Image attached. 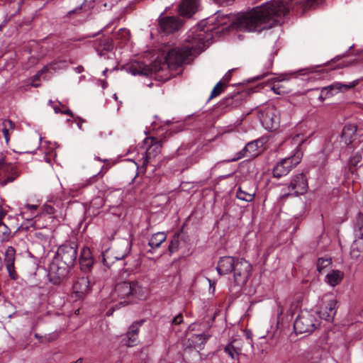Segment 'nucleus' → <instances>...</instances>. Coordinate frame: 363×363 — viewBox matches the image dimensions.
<instances>
[{
  "instance_id": "338daca9",
  "label": "nucleus",
  "mask_w": 363,
  "mask_h": 363,
  "mask_svg": "<svg viewBox=\"0 0 363 363\" xmlns=\"http://www.w3.org/2000/svg\"><path fill=\"white\" fill-rule=\"evenodd\" d=\"M82 358H79V359H78L75 362V363H82Z\"/></svg>"
},
{
  "instance_id": "423d86ee",
  "label": "nucleus",
  "mask_w": 363,
  "mask_h": 363,
  "mask_svg": "<svg viewBox=\"0 0 363 363\" xmlns=\"http://www.w3.org/2000/svg\"><path fill=\"white\" fill-rule=\"evenodd\" d=\"M252 267L251 264L243 258H236L233 268V277L235 284L242 286L246 284L251 276Z\"/></svg>"
},
{
  "instance_id": "69168bd1",
  "label": "nucleus",
  "mask_w": 363,
  "mask_h": 363,
  "mask_svg": "<svg viewBox=\"0 0 363 363\" xmlns=\"http://www.w3.org/2000/svg\"><path fill=\"white\" fill-rule=\"evenodd\" d=\"M340 65H341V67H345V66H347V64H345V62H342V63H341ZM340 65H338L337 67H340Z\"/></svg>"
},
{
  "instance_id": "6e6552de",
  "label": "nucleus",
  "mask_w": 363,
  "mask_h": 363,
  "mask_svg": "<svg viewBox=\"0 0 363 363\" xmlns=\"http://www.w3.org/2000/svg\"><path fill=\"white\" fill-rule=\"evenodd\" d=\"M355 240L351 245L350 255L357 259L363 252V214L359 213L354 224Z\"/></svg>"
},
{
  "instance_id": "1a4fd4ad",
  "label": "nucleus",
  "mask_w": 363,
  "mask_h": 363,
  "mask_svg": "<svg viewBox=\"0 0 363 363\" xmlns=\"http://www.w3.org/2000/svg\"><path fill=\"white\" fill-rule=\"evenodd\" d=\"M301 156L300 154H296L281 160L274 167L272 170L273 177L279 179L286 176L301 162Z\"/></svg>"
},
{
  "instance_id": "09e8293b",
  "label": "nucleus",
  "mask_w": 363,
  "mask_h": 363,
  "mask_svg": "<svg viewBox=\"0 0 363 363\" xmlns=\"http://www.w3.org/2000/svg\"><path fill=\"white\" fill-rule=\"evenodd\" d=\"M128 255V252L125 250L123 252L119 253L118 252H114V259L116 260H121L124 259Z\"/></svg>"
},
{
  "instance_id": "e433bc0d",
  "label": "nucleus",
  "mask_w": 363,
  "mask_h": 363,
  "mask_svg": "<svg viewBox=\"0 0 363 363\" xmlns=\"http://www.w3.org/2000/svg\"><path fill=\"white\" fill-rule=\"evenodd\" d=\"M224 351L233 359L237 358L240 354V349L235 347L233 343H230L225 346Z\"/></svg>"
},
{
  "instance_id": "79ce46f5",
  "label": "nucleus",
  "mask_w": 363,
  "mask_h": 363,
  "mask_svg": "<svg viewBox=\"0 0 363 363\" xmlns=\"http://www.w3.org/2000/svg\"><path fill=\"white\" fill-rule=\"evenodd\" d=\"M47 71H48V66H45L42 69L38 71L34 76H33L31 78V85L35 87L39 86V84H35V82L38 80L41 75Z\"/></svg>"
},
{
  "instance_id": "5701e85b",
  "label": "nucleus",
  "mask_w": 363,
  "mask_h": 363,
  "mask_svg": "<svg viewBox=\"0 0 363 363\" xmlns=\"http://www.w3.org/2000/svg\"><path fill=\"white\" fill-rule=\"evenodd\" d=\"M130 72L133 75H141V76H150L152 75L153 72H157V69H153L152 67H150L149 65H147L144 64L143 62H135L133 63L130 66ZM160 69H163V67H160L158 69V71Z\"/></svg>"
},
{
  "instance_id": "412c9836",
  "label": "nucleus",
  "mask_w": 363,
  "mask_h": 363,
  "mask_svg": "<svg viewBox=\"0 0 363 363\" xmlns=\"http://www.w3.org/2000/svg\"><path fill=\"white\" fill-rule=\"evenodd\" d=\"M198 6L199 0H182L179 5V13L189 18L196 12Z\"/></svg>"
},
{
  "instance_id": "4d7b16f0",
  "label": "nucleus",
  "mask_w": 363,
  "mask_h": 363,
  "mask_svg": "<svg viewBox=\"0 0 363 363\" xmlns=\"http://www.w3.org/2000/svg\"><path fill=\"white\" fill-rule=\"evenodd\" d=\"M72 69H73V71L74 72V73L76 74L82 73V72H84V67L82 66H81V65L72 67Z\"/></svg>"
},
{
  "instance_id": "a18cd8bd",
  "label": "nucleus",
  "mask_w": 363,
  "mask_h": 363,
  "mask_svg": "<svg viewBox=\"0 0 363 363\" xmlns=\"http://www.w3.org/2000/svg\"><path fill=\"white\" fill-rule=\"evenodd\" d=\"M77 255V244L75 243V242H72V241L69 240V256L71 257H73L74 262H77L76 261Z\"/></svg>"
},
{
  "instance_id": "a878e982",
  "label": "nucleus",
  "mask_w": 363,
  "mask_h": 363,
  "mask_svg": "<svg viewBox=\"0 0 363 363\" xmlns=\"http://www.w3.org/2000/svg\"><path fill=\"white\" fill-rule=\"evenodd\" d=\"M166 239L167 235L164 232H157L152 235L149 240L148 245L152 249L158 248Z\"/></svg>"
},
{
  "instance_id": "680f3d73",
  "label": "nucleus",
  "mask_w": 363,
  "mask_h": 363,
  "mask_svg": "<svg viewBox=\"0 0 363 363\" xmlns=\"http://www.w3.org/2000/svg\"><path fill=\"white\" fill-rule=\"evenodd\" d=\"M69 122H71V121H72L71 118L74 119V114L70 110H69Z\"/></svg>"
},
{
  "instance_id": "2eb2a0df",
  "label": "nucleus",
  "mask_w": 363,
  "mask_h": 363,
  "mask_svg": "<svg viewBox=\"0 0 363 363\" xmlns=\"http://www.w3.org/2000/svg\"><path fill=\"white\" fill-rule=\"evenodd\" d=\"M256 191L257 189L254 182H243L237 189L236 196L240 200L250 202L254 200Z\"/></svg>"
},
{
  "instance_id": "37998d69",
  "label": "nucleus",
  "mask_w": 363,
  "mask_h": 363,
  "mask_svg": "<svg viewBox=\"0 0 363 363\" xmlns=\"http://www.w3.org/2000/svg\"><path fill=\"white\" fill-rule=\"evenodd\" d=\"M67 67V62L66 60H60L48 67V70L52 69L53 70L60 69H66Z\"/></svg>"
},
{
  "instance_id": "f257e3e1",
  "label": "nucleus",
  "mask_w": 363,
  "mask_h": 363,
  "mask_svg": "<svg viewBox=\"0 0 363 363\" xmlns=\"http://www.w3.org/2000/svg\"><path fill=\"white\" fill-rule=\"evenodd\" d=\"M220 15L217 13L215 17L200 22L194 30L189 32L184 45L169 50L164 65L170 69H177L184 64L190 63L196 55L208 46L213 38V32L218 26L226 23L224 18L218 19Z\"/></svg>"
},
{
  "instance_id": "f704fd0d",
  "label": "nucleus",
  "mask_w": 363,
  "mask_h": 363,
  "mask_svg": "<svg viewBox=\"0 0 363 363\" xmlns=\"http://www.w3.org/2000/svg\"><path fill=\"white\" fill-rule=\"evenodd\" d=\"M103 262L104 264L109 267L110 264L114 262V251L112 249H108L103 255Z\"/></svg>"
},
{
  "instance_id": "7c9ffc66",
  "label": "nucleus",
  "mask_w": 363,
  "mask_h": 363,
  "mask_svg": "<svg viewBox=\"0 0 363 363\" xmlns=\"http://www.w3.org/2000/svg\"><path fill=\"white\" fill-rule=\"evenodd\" d=\"M35 337L39 341L40 343L46 344L48 342H52L55 341L60 337V333L58 332H53L52 333H49L45 335H40L38 333L34 335Z\"/></svg>"
},
{
  "instance_id": "603ef678",
  "label": "nucleus",
  "mask_w": 363,
  "mask_h": 363,
  "mask_svg": "<svg viewBox=\"0 0 363 363\" xmlns=\"http://www.w3.org/2000/svg\"><path fill=\"white\" fill-rule=\"evenodd\" d=\"M2 132H3V134H4V138H5L6 143H9V140H10V134H11V132L8 131V130L6 129V127H4V126H3V128H2Z\"/></svg>"
},
{
  "instance_id": "2f4dec72",
  "label": "nucleus",
  "mask_w": 363,
  "mask_h": 363,
  "mask_svg": "<svg viewBox=\"0 0 363 363\" xmlns=\"http://www.w3.org/2000/svg\"><path fill=\"white\" fill-rule=\"evenodd\" d=\"M81 9H82V8L80 7V8H78V9H74L69 10V23H72L74 26H77L78 24L82 23L84 21L85 13H82V12H80L78 14V18L76 20L74 19L75 16L77 15V11L78 10H81Z\"/></svg>"
},
{
  "instance_id": "7ed1b4c3",
  "label": "nucleus",
  "mask_w": 363,
  "mask_h": 363,
  "mask_svg": "<svg viewBox=\"0 0 363 363\" xmlns=\"http://www.w3.org/2000/svg\"><path fill=\"white\" fill-rule=\"evenodd\" d=\"M63 254H65V247L61 246L58 248L47 274L49 281L53 284H60L68 275V265L63 260Z\"/></svg>"
},
{
  "instance_id": "bf43d9fd",
  "label": "nucleus",
  "mask_w": 363,
  "mask_h": 363,
  "mask_svg": "<svg viewBox=\"0 0 363 363\" xmlns=\"http://www.w3.org/2000/svg\"><path fill=\"white\" fill-rule=\"evenodd\" d=\"M26 213H27V212H26V211H23V212H21V215L22 216V217H23V218H25V219H26V220H30V218H28L26 217ZM32 220V219H30V220Z\"/></svg>"
},
{
  "instance_id": "a19ab883",
  "label": "nucleus",
  "mask_w": 363,
  "mask_h": 363,
  "mask_svg": "<svg viewBox=\"0 0 363 363\" xmlns=\"http://www.w3.org/2000/svg\"><path fill=\"white\" fill-rule=\"evenodd\" d=\"M281 81L274 82L271 86V89L277 94H283L286 92L284 86L280 84Z\"/></svg>"
},
{
  "instance_id": "6ab92c4d",
  "label": "nucleus",
  "mask_w": 363,
  "mask_h": 363,
  "mask_svg": "<svg viewBox=\"0 0 363 363\" xmlns=\"http://www.w3.org/2000/svg\"><path fill=\"white\" fill-rule=\"evenodd\" d=\"M15 257V248L12 246L8 247L4 253V262L9 276L13 280H16L18 277L14 267Z\"/></svg>"
},
{
  "instance_id": "6e6d98bb",
  "label": "nucleus",
  "mask_w": 363,
  "mask_h": 363,
  "mask_svg": "<svg viewBox=\"0 0 363 363\" xmlns=\"http://www.w3.org/2000/svg\"><path fill=\"white\" fill-rule=\"evenodd\" d=\"M216 4H218L220 5H228L231 2H233L234 0H213Z\"/></svg>"
},
{
  "instance_id": "0e129e2a",
  "label": "nucleus",
  "mask_w": 363,
  "mask_h": 363,
  "mask_svg": "<svg viewBox=\"0 0 363 363\" xmlns=\"http://www.w3.org/2000/svg\"><path fill=\"white\" fill-rule=\"evenodd\" d=\"M4 216H5V213L3 211H0V217H1L3 218Z\"/></svg>"
},
{
  "instance_id": "c85d7f7f",
  "label": "nucleus",
  "mask_w": 363,
  "mask_h": 363,
  "mask_svg": "<svg viewBox=\"0 0 363 363\" xmlns=\"http://www.w3.org/2000/svg\"><path fill=\"white\" fill-rule=\"evenodd\" d=\"M130 32L126 28H121L114 34L116 40H118L121 46L125 45L130 40Z\"/></svg>"
},
{
  "instance_id": "de8ad7c7",
  "label": "nucleus",
  "mask_w": 363,
  "mask_h": 363,
  "mask_svg": "<svg viewBox=\"0 0 363 363\" xmlns=\"http://www.w3.org/2000/svg\"><path fill=\"white\" fill-rule=\"evenodd\" d=\"M2 125L4 127H6L8 131L9 132H12L16 128L15 123L9 119L4 120L2 122Z\"/></svg>"
},
{
  "instance_id": "5fc2aeb1",
  "label": "nucleus",
  "mask_w": 363,
  "mask_h": 363,
  "mask_svg": "<svg viewBox=\"0 0 363 363\" xmlns=\"http://www.w3.org/2000/svg\"><path fill=\"white\" fill-rule=\"evenodd\" d=\"M37 216H35V218H37ZM30 226L33 227V228L35 229H39V228H43V226L40 225L39 223H38V221L37 219H35V220L33 222H32V223L30 224Z\"/></svg>"
},
{
  "instance_id": "c756f323",
  "label": "nucleus",
  "mask_w": 363,
  "mask_h": 363,
  "mask_svg": "<svg viewBox=\"0 0 363 363\" xmlns=\"http://www.w3.org/2000/svg\"><path fill=\"white\" fill-rule=\"evenodd\" d=\"M223 81H219L213 88L208 100H211L219 95L224 91L227 83L229 81V78H224Z\"/></svg>"
},
{
  "instance_id": "dca6fc26",
  "label": "nucleus",
  "mask_w": 363,
  "mask_h": 363,
  "mask_svg": "<svg viewBox=\"0 0 363 363\" xmlns=\"http://www.w3.org/2000/svg\"><path fill=\"white\" fill-rule=\"evenodd\" d=\"M289 189L293 191L294 193L291 195L298 196L299 194H303L306 192L308 189V182L306 176L303 174H298L296 175L291 181L289 186ZM290 193L283 195L284 197H287Z\"/></svg>"
},
{
  "instance_id": "8fccbe9b",
  "label": "nucleus",
  "mask_w": 363,
  "mask_h": 363,
  "mask_svg": "<svg viewBox=\"0 0 363 363\" xmlns=\"http://www.w3.org/2000/svg\"><path fill=\"white\" fill-rule=\"evenodd\" d=\"M182 322H183V315L182 313H179V315H176L172 320V323L174 325H179Z\"/></svg>"
},
{
  "instance_id": "c9c22d12",
  "label": "nucleus",
  "mask_w": 363,
  "mask_h": 363,
  "mask_svg": "<svg viewBox=\"0 0 363 363\" xmlns=\"http://www.w3.org/2000/svg\"><path fill=\"white\" fill-rule=\"evenodd\" d=\"M49 104L53 108L56 113L68 115V107L67 106L62 104L60 102H54L52 101H50Z\"/></svg>"
},
{
  "instance_id": "58836bf2",
  "label": "nucleus",
  "mask_w": 363,
  "mask_h": 363,
  "mask_svg": "<svg viewBox=\"0 0 363 363\" xmlns=\"http://www.w3.org/2000/svg\"><path fill=\"white\" fill-rule=\"evenodd\" d=\"M113 40L109 38H104L100 42L98 50H99L101 49L102 50L111 51L113 50Z\"/></svg>"
},
{
  "instance_id": "e2e57ef3",
  "label": "nucleus",
  "mask_w": 363,
  "mask_h": 363,
  "mask_svg": "<svg viewBox=\"0 0 363 363\" xmlns=\"http://www.w3.org/2000/svg\"><path fill=\"white\" fill-rule=\"evenodd\" d=\"M96 159L97 160H99V161L103 162H104V163H106V162H108V160H101V159L100 157H96Z\"/></svg>"
},
{
  "instance_id": "3c124183",
  "label": "nucleus",
  "mask_w": 363,
  "mask_h": 363,
  "mask_svg": "<svg viewBox=\"0 0 363 363\" xmlns=\"http://www.w3.org/2000/svg\"><path fill=\"white\" fill-rule=\"evenodd\" d=\"M35 277L37 275V272H34L33 274H30V275L28 277V281H30L32 286H38L40 284V280H33L32 276Z\"/></svg>"
},
{
  "instance_id": "9d476101",
  "label": "nucleus",
  "mask_w": 363,
  "mask_h": 363,
  "mask_svg": "<svg viewBox=\"0 0 363 363\" xmlns=\"http://www.w3.org/2000/svg\"><path fill=\"white\" fill-rule=\"evenodd\" d=\"M321 302L318 311L319 317L328 322L333 321L337 312L335 298L332 294H325Z\"/></svg>"
},
{
  "instance_id": "f03ea898",
  "label": "nucleus",
  "mask_w": 363,
  "mask_h": 363,
  "mask_svg": "<svg viewBox=\"0 0 363 363\" xmlns=\"http://www.w3.org/2000/svg\"><path fill=\"white\" fill-rule=\"evenodd\" d=\"M289 11L286 1L272 0L239 16L237 26L241 30L259 32L279 24L281 17Z\"/></svg>"
},
{
  "instance_id": "39448f33",
  "label": "nucleus",
  "mask_w": 363,
  "mask_h": 363,
  "mask_svg": "<svg viewBox=\"0 0 363 363\" xmlns=\"http://www.w3.org/2000/svg\"><path fill=\"white\" fill-rule=\"evenodd\" d=\"M258 118L262 126L268 130L272 131L279 125L278 111L274 106H267L259 110Z\"/></svg>"
},
{
  "instance_id": "aec40b11",
  "label": "nucleus",
  "mask_w": 363,
  "mask_h": 363,
  "mask_svg": "<svg viewBox=\"0 0 363 363\" xmlns=\"http://www.w3.org/2000/svg\"><path fill=\"white\" fill-rule=\"evenodd\" d=\"M159 25L164 33H172L179 30L182 23L175 16H166L160 19Z\"/></svg>"
},
{
  "instance_id": "774afa93",
  "label": "nucleus",
  "mask_w": 363,
  "mask_h": 363,
  "mask_svg": "<svg viewBox=\"0 0 363 363\" xmlns=\"http://www.w3.org/2000/svg\"><path fill=\"white\" fill-rule=\"evenodd\" d=\"M246 336H247V337L248 339H250V338H251V334H250V333H248L246 334Z\"/></svg>"
},
{
  "instance_id": "f3484780",
  "label": "nucleus",
  "mask_w": 363,
  "mask_h": 363,
  "mask_svg": "<svg viewBox=\"0 0 363 363\" xmlns=\"http://www.w3.org/2000/svg\"><path fill=\"white\" fill-rule=\"evenodd\" d=\"M167 136L160 138L156 137H149L145 139V142L148 144L146 150V159L150 160L155 157L162 150V143L166 141Z\"/></svg>"
},
{
  "instance_id": "393cba45",
  "label": "nucleus",
  "mask_w": 363,
  "mask_h": 363,
  "mask_svg": "<svg viewBox=\"0 0 363 363\" xmlns=\"http://www.w3.org/2000/svg\"><path fill=\"white\" fill-rule=\"evenodd\" d=\"M242 94L238 91L233 95L228 96L220 101V106L223 108H235L241 104Z\"/></svg>"
},
{
  "instance_id": "864d4df0",
  "label": "nucleus",
  "mask_w": 363,
  "mask_h": 363,
  "mask_svg": "<svg viewBox=\"0 0 363 363\" xmlns=\"http://www.w3.org/2000/svg\"><path fill=\"white\" fill-rule=\"evenodd\" d=\"M38 207V206L37 205L33 204H27L25 206V208L27 209V211H30L31 213H34V212L37 210Z\"/></svg>"
},
{
  "instance_id": "c03bdc74",
  "label": "nucleus",
  "mask_w": 363,
  "mask_h": 363,
  "mask_svg": "<svg viewBox=\"0 0 363 363\" xmlns=\"http://www.w3.org/2000/svg\"><path fill=\"white\" fill-rule=\"evenodd\" d=\"M361 160L362 155L359 153L355 154L353 157L350 158V165L351 171H352V168L357 167L358 164L361 162Z\"/></svg>"
},
{
  "instance_id": "9b49d317",
  "label": "nucleus",
  "mask_w": 363,
  "mask_h": 363,
  "mask_svg": "<svg viewBox=\"0 0 363 363\" xmlns=\"http://www.w3.org/2000/svg\"><path fill=\"white\" fill-rule=\"evenodd\" d=\"M266 143L264 138H260L248 143L244 148L237 154V157L229 161H236L242 157H255L263 150V145Z\"/></svg>"
},
{
  "instance_id": "473e14b6",
  "label": "nucleus",
  "mask_w": 363,
  "mask_h": 363,
  "mask_svg": "<svg viewBox=\"0 0 363 363\" xmlns=\"http://www.w3.org/2000/svg\"><path fill=\"white\" fill-rule=\"evenodd\" d=\"M11 229L3 223L2 218L0 217V241H8L11 237Z\"/></svg>"
},
{
  "instance_id": "4be33fe9",
  "label": "nucleus",
  "mask_w": 363,
  "mask_h": 363,
  "mask_svg": "<svg viewBox=\"0 0 363 363\" xmlns=\"http://www.w3.org/2000/svg\"><path fill=\"white\" fill-rule=\"evenodd\" d=\"M236 258L230 256L220 257L217 265L220 275L228 274L233 271Z\"/></svg>"
},
{
  "instance_id": "49530a36",
  "label": "nucleus",
  "mask_w": 363,
  "mask_h": 363,
  "mask_svg": "<svg viewBox=\"0 0 363 363\" xmlns=\"http://www.w3.org/2000/svg\"><path fill=\"white\" fill-rule=\"evenodd\" d=\"M56 213V209L54 206L45 204L43 206V214L52 215Z\"/></svg>"
},
{
  "instance_id": "ddd939ff",
  "label": "nucleus",
  "mask_w": 363,
  "mask_h": 363,
  "mask_svg": "<svg viewBox=\"0 0 363 363\" xmlns=\"http://www.w3.org/2000/svg\"><path fill=\"white\" fill-rule=\"evenodd\" d=\"M363 80V77L356 79L350 84H342L340 82H335L328 86L322 88L320 90L321 94L323 95L325 99L333 96L335 93L342 91H347L350 89L355 87L360 81Z\"/></svg>"
},
{
  "instance_id": "ea45409f",
  "label": "nucleus",
  "mask_w": 363,
  "mask_h": 363,
  "mask_svg": "<svg viewBox=\"0 0 363 363\" xmlns=\"http://www.w3.org/2000/svg\"><path fill=\"white\" fill-rule=\"evenodd\" d=\"M209 337L210 335L206 334L196 335L194 337V340H193V342L201 347L206 342Z\"/></svg>"
},
{
  "instance_id": "0eeeda50",
  "label": "nucleus",
  "mask_w": 363,
  "mask_h": 363,
  "mask_svg": "<svg viewBox=\"0 0 363 363\" xmlns=\"http://www.w3.org/2000/svg\"><path fill=\"white\" fill-rule=\"evenodd\" d=\"M138 288V284L135 281H123L117 284L115 286L112 296L113 297H118L121 300L124 299V301H119L116 306L117 307L118 305L125 306L128 304L130 301L125 298L128 299L130 296L136 294Z\"/></svg>"
},
{
  "instance_id": "4c0bfd02",
  "label": "nucleus",
  "mask_w": 363,
  "mask_h": 363,
  "mask_svg": "<svg viewBox=\"0 0 363 363\" xmlns=\"http://www.w3.org/2000/svg\"><path fill=\"white\" fill-rule=\"evenodd\" d=\"M179 247V234H176L174 235L173 238L169 242V252L170 254H172L178 250Z\"/></svg>"
},
{
  "instance_id": "052dcab7",
  "label": "nucleus",
  "mask_w": 363,
  "mask_h": 363,
  "mask_svg": "<svg viewBox=\"0 0 363 363\" xmlns=\"http://www.w3.org/2000/svg\"><path fill=\"white\" fill-rule=\"evenodd\" d=\"M318 99L320 101H323L325 99V97L323 96V94H321V93L320 92L319 95H318Z\"/></svg>"
},
{
  "instance_id": "f8f14e48",
  "label": "nucleus",
  "mask_w": 363,
  "mask_h": 363,
  "mask_svg": "<svg viewBox=\"0 0 363 363\" xmlns=\"http://www.w3.org/2000/svg\"><path fill=\"white\" fill-rule=\"evenodd\" d=\"M20 174L16 164L4 163V159L0 160V184L5 186L9 182H13Z\"/></svg>"
},
{
  "instance_id": "72a5a7b5",
  "label": "nucleus",
  "mask_w": 363,
  "mask_h": 363,
  "mask_svg": "<svg viewBox=\"0 0 363 363\" xmlns=\"http://www.w3.org/2000/svg\"><path fill=\"white\" fill-rule=\"evenodd\" d=\"M332 264L330 258H319L316 263L317 270L320 273L325 272V269L328 268Z\"/></svg>"
},
{
  "instance_id": "4468645a",
  "label": "nucleus",
  "mask_w": 363,
  "mask_h": 363,
  "mask_svg": "<svg viewBox=\"0 0 363 363\" xmlns=\"http://www.w3.org/2000/svg\"><path fill=\"white\" fill-rule=\"evenodd\" d=\"M89 290V280L88 277H81L74 282L69 299L72 298L74 301L82 299Z\"/></svg>"
},
{
  "instance_id": "b1692460",
  "label": "nucleus",
  "mask_w": 363,
  "mask_h": 363,
  "mask_svg": "<svg viewBox=\"0 0 363 363\" xmlns=\"http://www.w3.org/2000/svg\"><path fill=\"white\" fill-rule=\"evenodd\" d=\"M80 269L84 272L89 271L92 264L93 259L91 256V251L89 248L84 247L81 251L80 257L78 259Z\"/></svg>"
},
{
  "instance_id": "a211bd4d",
  "label": "nucleus",
  "mask_w": 363,
  "mask_h": 363,
  "mask_svg": "<svg viewBox=\"0 0 363 363\" xmlns=\"http://www.w3.org/2000/svg\"><path fill=\"white\" fill-rule=\"evenodd\" d=\"M144 320L134 322L128 328L125 336L123 338L122 342L128 347H133L139 342L138 333L140 328L143 324Z\"/></svg>"
},
{
  "instance_id": "bb28decb",
  "label": "nucleus",
  "mask_w": 363,
  "mask_h": 363,
  "mask_svg": "<svg viewBox=\"0 0 363 363\" xmlns=\"http://www.w3.org/2000/svg\"><path fill=\"white\" fill-rule=\"evenodd\" d=\"M356 132L357 128L354 125L351 124L345 125L342 132V139L347 145H349L352 142V138Z\"/></svg>"
},
{
  "instance_id": "20e7f679",
  "label": "nucleus",
  "mask_w": 363,
  "mask_h": 363,
  "mask_svg": "<svg viewBox=\"0 0 363 363\" xmlns=\"http://www.w3.org/2000/svg\"><path fill=\"white\" fill-rule=\"evenodd\" d=\"M318 324L316 313L303 310L296 318L294 328L295 332L298 334L311 333L316 328Z\"/></svg>"
},
{
  "instance_id": "13d9d810",
  "label": "nucleus",
  "mask_w": 363,
  "mask_h": 363,
  "mask_svg": "<svg viewBox=\"0 0 363 363\" xmlns=\"http://www.w3.org/2000/svg\"><path fill=\"white\" fill-rule=\"evenodd\" d=\"M74 122L77 123L78 128L79 129H82V125L84 122V121L82 118H77V120H74Z\"/></svg>"
},
{
  "instance_id": "cd10ccee",
  "label": "nucleus",
  "mask_w": 363,
  "mask_h": 363,
  "mask_svg": "<svg viewBox=\"0 0 363 363\" xmlns=\"http://www.w3.org/2000/svg\"><path fill=\"white\" fill-rule=\"evenodd\" d=\"M344 277V273L340 270H332L326 276L328 284L333 286L339 284Z\"/></svg>"
}]
</instances>
